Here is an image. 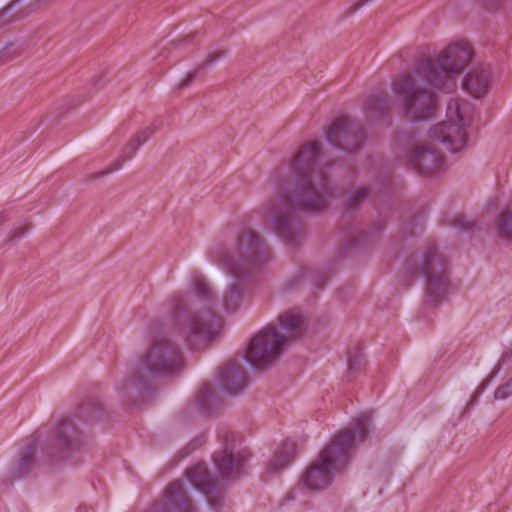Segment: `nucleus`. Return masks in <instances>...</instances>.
<instances>
[{
  "label": "nucleus",
  "mask_w": 512,
  "mask_h": 512,
  "mask_svg": "<svg viewBox=\"0 0 512 512\" xmlns=\"http://www.w3.org/2000/svg\"><path fill=\"white\" fill-rule=\"evenodd\" d=\"M474 106L466 100L451 99L447 105V118L453 126L468 128L473 124Z\"/></svg>",
  "instance_id": "18"
},
{
  "label": "nucleus",
  "mask_w": 512,
  "mask_h": 512,
  "mask_svg": "<svg viewBox=\"0 0 512 512\" xmlns=\"http://www.w3.org/2000/svg\"><path fill=\"white\" fill-rule=\"evenodd\" d=\"M512 395V379L504 381L494 392V397L497 400H505Z\"/></svg>",
  "instance_id": "29"
},
{
  "label": "nucleus",
  "mask_w": 512,
  "mask_h": 512,
  "mask_svg": "<svg viewBox=\"0 0 512 512\" xmlns=\"http://www.w3.org/2000/svg\"><path fill=\"white\" fill-rule=\"evenodd\" d=\"M369 189L365 186L358 187L352 191H349L345 195V204L348 208H356L362 201H364L369 195Z\"/></svg>",
  "instance_id": "24"
},
{
  "label": "nucleus",
  "mask_w": 512,
  "mask_h": 512,
  "mask_svg": "<svg viewBox=\"0 0 512 512\" xmlns=\"http://www.w3.org/2000/svg\"><path fill=\"white\" fill-rule=\"evenodd\" d=\"M296 454V443L287 440L282 443L274 452L273 457L267 464V470L276 473L286 468L294 459Z\"/></svg>",
  "instance_id": "21"
},
{
  "label": "nucleus",
  "mask_w": 512,
  "mask_h": 512,
  "mask_svg": "<svg viewBox=\"0 0 512 512\" xmlns=\"http://www.w3.org/2000/svg\"><path fill=\"white\" fill-rule=\"evenodd\" d=\"M23 50L16 44L9 42L0 48V64L1 66L20 57Z\"/></svg>",
  "instance_id": "25"
},
{
  "label": "nucleus",
  "mask_w": 512,
  "mask_h": 512,
  "mask_svg": "<svg viewBox=\"0 0 512 512\" xmlns=\"http://www.w3.org/2000/svg\"><path fill=\"white\" fill-rule=\"evenodd\" d=\"M363 366V358L360 354L350 357L348 360V372L350 374L358 373Z\"/></svg>",
  "instance_id": "31"
},
{
  "label": "nucleus",
  "mask_w": 512,
  "mask_h": 512,
  "mask_svg": "<svg viewBox=\"0 0 512 512\" xmlns=\"http://www.w3.org/2000/svg\"><path fill=\"white\" fill-rule=\"evenodd\" d=\"M226 54L225 49H217L214 51H211L207 54L204 61L200 64H198V69H204L205 67H208L210 65H213L217 61H219L222 57H224Z\"/></svg>",
  "instance_id": "28"
},
{
  "label": "nucleus",
  "mask_w": 512,
  "mask_h": 512,
  "mask_svg": "<svg viewBox=\"0 0 512 512\" xmlns=\"http://www.w3.org/2000/svg\"><path fill=\"white\" fill-rule=\"evenodd\" d=\"M93 406H94V411L92 413V418L94 419H99L101 418L102 416V410H103V405L101 403H98V402H94L93 403Z\"/></svg>",
  "instance_id": "38"
},
{
  "label": "nucleus",
  "mask_w": 512,
  "mask_h": 512,
  "mask_svg": "<svg viewBox=\"0 0 512 512\" xmlns=\"http://www.w3.org/2000/svg\"><path fill=\"white\" fill-rule=\"evenodd\" d=\"M191 485L201 491L209 505L218 509L223 504V494L217 483L211 479L208 469L204 464L196 465L187 471Z\"/></svg>",
  "instance_id": "11"
},
{
  "label": "nucleus",
  "mask_w": 512,
  "mask_h": 512,
  "mask_svg": "<svg viewBox=\"0 0 512 512\" xmlns=\"http://www.w3.org/2000/svg\"><path fill=\"white\" fill-rule=\"evenodd\" d=\"M170 52V49L165 47L162 52L160 53V56L167 57Z\"/></svg>",
  "instance_id": "40"
},
{
  "label": "nucleus",
  "mask_w": 512,
  "mask_h": 512,
  "mask_svg": "<svg viewBox=\"0 0 512 512\" xmlns=\"http://www.w3.org/2000/svg\"><path fill=\"white\" fill-rule=\"evenodd\" d=\"M350 425V428L331 438L302 474L301 483L308 490L322 491L332 484L335 474L347 465L356 442L366 438L371 425V414H360Z\"/></svg>",
  "instance_id": "4"
},
{
  "label": "nucleus",
  "mask_w": 512,
  "mask_h": 512,
  "mask_svg": "<svg viewBox=\"0 0 512 512\" xmlns=\"http://www.w3.org/2000/svg\"><path fill=\"white\" fill-rule=\"evenodd\" d=\"M215 392L210 385H205L197 394V402L202 410H208L211 407Z\"/></svg>",
  "instance_id": "26"
},
{
  "label": "nucleus",
  "mask_w": 512,
  "mask_h": 512,
  "mask_svg": "<svg viewBox=\"0 0 512 512\" xmlns=\"http://www.w3.org/2000/svg\"><path fill=\"white\" fill-rule=\"evenodd\" d=\"M472 58L468 42L462 41L446 47L436 58L418 61L415 73H402L391 83L395 97L401 102L403 117L419 123L435 117L438 97L435 91L452 93L457 78Z\"/></svg>",
  "instance_id": "2"
},
{
  "label": "nucleus",
  "mask_w": 512,
  "mask_h": 512,
  "mask_svg": "<svg viewBox=\"0 0 512 512\" xmlns=\"http://www.w3.org/2000/svg\"><path fill=\"white\" fill-rule=\"evenodd\" d=\"M333 196V188L325 172L312 170L308 174L296 175L289 195L279 192L271 211L274 226L281 237L290 244L302 239L301 227L291 216V209L298 207L307 211H321Z\"/></svg>",
  "instance_id": "3"
},
{
  "label": "nucleus",
  "mask_w": 512,
  "mask_h": 512,
  "mask_svg": "<svg viewBox=\"0 0 512 512\" xmlns=\"http://www.w3.org/2000/svg\"><path fill=\"white\" fill-rule=\"evenodd\" d=\"M453 223L456 227L460 229L470 230L472 229V224L464 217V216H456L453 219Z\"/></svg>",
  "instance_id": "34"
},
{
  "label": "nucleus",
  "mask_w": 512,
  "mask_h": 512,
  "mask_svg": "<svg viewBox=\"0 0 512 512\" xmlns=\"http://www.w3.org/2000/svg\"><path fill=\"white\" fill-rule=\"evenodd\" d=\"M407 269L413 274H421L426 279L427 292L434 300L447 292L449 286L447 260L435 245L424 246L420 254L407 263Z\"/></svg>",
  "instance_id": "8"
},
{
  "label": "nucleus",
  "mask_w": 512,
  "mask_h": 512,
  "mask_svg": "<svg viewBox=\"0 0 512 512\" xmlns=\"http://www.w3.org/2000/svg\"><path fill=\"white\" fill-rule=\"evenodd\" d=\"M208 256L230 276L221 297L204 277L197 276L193 280L194 297L176 292L169 300L176 327L195 350L206 347L220 332L222 320L214 308L220 303L226 312L237 311L245 299L247 277L270 260L271 252L256 231L245 229L228 247L214 245Z\"/></svg>",
  "instance_id": "1"
},
{
  "label": "nucleus",
  "mask_w": 512,
  "mask_h": 512,
  "mask_svg": "<svg viewBox=\"0 0 512 512\" xmlns=\"http://www.w3.org/2000/svg\"><path fill=\"white\" fill-rule=\"evenodd\" d=\"M406 153V163L423 176H432L444 169V158L436 144H441L450 152L462 150L468 141L466 130H424Z\"/></svg>",
  "instance_id": "7"
},
{
  "label": "nucleus",
  "mask_w": 512,
  "mask_h": 512,
  "mask_svg": "<svg viewBox=\"0 0 512 512\" xmlns=\"http://www.w3.org/2000/svg\"><path fill=\"white\" fill-rule=\"evenodd\" d=\"M235 446L226 445L225 449L215 455L214 461L223 479H233L240 475L241 470L248 460V453L243 450H235Z\"/></svg>",
  "instance_id": "12"
},
{
  "label": "nucleus",
  "mask_w": 512,
  "mask_h": 512,
  "mask_svg": "<svg viewBox=\"0 0 512 512\" xmlns=\"http://www.w3.org/2000/svg\"><path fill=\"white\" fill-rule=\"evenodd\" d=\"M488 85L489 72L484 68L474 69L463 78V88L476 98L487 92Z\"/></svg>",
  "instance_id": "20"
},
{
  "label": "nucleus",
  "mask_w": 512,
  "mask_h": 512,
  "mask_svg": "<svg viewBox=\"0 0 512 512\" xmlns=\"http://www.w3.org/2000/svg\"><path fill=\"white\" fill-rule=\"evenodd\" d=\"M372 0H350L349 5L343 12V17L347 18L355 14L358 10L364 7Z\"/></svg>",
  "instance_id": "30"
},
{
  "label": "nucleus",
  "mask_w": 512,
  "mask_h": 512,
  "mask_svg": "<svg viewBox=\"0 0 512 512\" xmlns=\"http://www.w3.org/2000/svg\"><path fill=\"white\" fill-rule=\"evenodd\" d=\"M356 126V121L354 118L347 114H341L337 116L329 125L325 128H352Z\"/></svg>",
  "instance_id": "27"
},
{
  "label": "nucleus",
  "mask_w": 512,
  "mask_h": 512,
  "mask_svg": "<svg viewBox=\"0 0 512 512\" xmlns=\"http://www.w3.org/2000/svg\"><path fill=\"white\" fill-rule=\"evenodd\" d=\"M45 118L47 119L45 122H42L41 124H46L49 126H53L57 124L58 119L60 118V114H56L55 112H49Z\"/></svg>",
  "instance_id": "35"
},
{
  "label": "nucleus",
  "mask_w": 512,
  "mask_h": 512,
  "mask_svg": "<svg viewBox=\"0 0 512 512\" xmlns=\"http://www.w3.org/2000/svg\"><path fill=\"white\" fill-rule=\"evenodd\" d=\"M151 137V135L148 133L147 130H141L137 132L129 141V143L125 146L123 149L122 154L114 160L112 163H110L105 169L91 173L86 175L85 181L90 182L97 180L102 177H106L109 174L118 171L122 168L123 164L131 159L137 152V150L148 141V139Z\"/></svg>",
  "instance_id": "13"
},
{
  "label": "nucleus",
  "mask_w": 512,
  "mask_h": 512,
  "mask_svg": "<svg viewBox=\"0 0 512 512\" xmlns=\"http://www.w3.org/2000/svg\"><path fill=\"white\" fill-rule=\"evenodd\" d=\"M364 112L371 120H384L390 118L391 101L387 92H380L369 96L364 103Z\"/></svg>",
  "instance_id": "19"
},
{
  "label": "nucleus",
  "mask_w": 512,
  "mask_h": 512,
  "mask_svg": "<svg viewBox=\"0 0 512 512\" xmlns=\"http://www.w3.org/2000/svg\"><path fill=\"white\" fill-rule=\"evenodd\" d=\"M36 452V440L29 439L20 450L18 458L9 465L6 481L12 482L15 479H21L29 475L36 467Z\"/></svg>",
  "instance_id": "14"
},
{
  "label": "nucleus",
  "mask_w": 512,
  "mask_h": 512,
  "mask_svg": "<svg viewBox=\"0 0 512 512\" xmlns=\"http://www.w3.org/2000/svg\"><path fill=\"white\" fill-rule=\"evenodd\" d=\"M200 70L201 69H198V66H197L195 70L187 73L185 75V77L178 84V88L179 89H184V88L189 87L194 82V80L196 79V77H197V75H198Z\"/></svg>",
  "instance_id": "33"
},
{
  "label": "nucleus",
  "mask_w": 512,
  "mask_h": 512,
  "mask_svg": "<svg viewBox=\"0 0 512 512\" xmlns=\"http://www.w3.org/2000/svg\"><path fill=\"white\" fill-rule=\"evenodd\" d=\"M8 217L4 211H0V225L7 221Z\"/></svg>",
  "instance_id": "39"
},
{
  "label": "nucleus",
  "mask_w": 512,
  "mask_h": 512,
  "mask_svg": "<svg viewBox=\"0 0 512 512\" xmlns=\"http://www.w3.org/2000/svg\"><path fill=\"white\" fill-rule=\"evenodd\" d=\"M30 227L29 225H19L11 230L9 233V241L15 242L21 239L28 231Z\"/></svg>",
  "instance_id": "32"
},
{
  "label": "nucleus",
  "mask_w": 512,
  "mask_h": 512,
  "mask_svg": "<svg viewBox=\"0 0 512 512\" xmlns=\"http://www.w3.org/2000/svg\"><path fill=\"white\" fill-rule=\"evenodd\" d=\"M497 233L501 238L512 241V211L506 210L500 214Z\"/></svg>",
  "instance_id": "23"
},
{
  "label": "nucleus",
  "mask_w": 512,
  "mask_h": 512,
  "mask_svg": "<svg viewBox=\"0 0 512 512\" xmlns=\"http://www.w3.org/2000/svg\"><path fill=\"white\" fill-rule=\"evenodd\" d=\"M320 148V143L314 141L308 142L301 147L291 164L296 175L308 174L312 170H315L316 173L324 172L318 164Z\"/></svg>",
  "instance_id": "16"
},
{
  "label": "nucleus",
  "mask_w": 512,
  "mask_h": 512,
  "mask_svg": "<svg viewBox=\"0 0 512 512\" xmlns=\"http://www.w3.org/2000/svg\"><path fill=\"white\" fill-rule=\"evenodd\" d=\"M183 367V356L179 346L164 334L151 333L147 346L141 354L135 375L118 387L123 400L138 394L154 378L179 372Z\"/></svg>",
  "instance_id": "5"
},
{
  "label": "nucleus",
  "mask_w": 512,
  "mask_h": 512,
  "mask_svg": "<svg viewBox=\"0 0 512 512\" xmlns=\"http://www.w3.org/2000/svg\"><path fill=\"white\" fill-rule=\"evenodd\" d=\"M353 130H328L327 139L335 141L339 148L352 152L360 147V143L355 140Z\"/></svg>",
  "instance_id": "22"
},
{
  "label": "nucleus",
  "mask_w": 512,
  "mask_h": 512,
  "mask_svg": "<svg viewBox=\"0 0 512 512\" xmlns=\"http://www.w3.org/2000/svg\"><path fill=\"white\" fill-rule=\"evenodd\" d=\"M487 385H488V382H482L478 386V388L476 389L475 395L472 397L471 402L469 403V406L473 405L477 401V397L485 390Z\"/></svg>",
  "instance_id": "37"
},
{
  "label": "nucleus",
  "mask_w": 512,
  "mask_h": 512,
  "mask_svg": "<svg viewBox=\"0 0 512 512\" xmlns=\"http://www.w3.org/2000/svg\"><path fill=\"white\" fill-rule=\"evenodd\" d=\"M219 377L222 388L231 395L241 393L246 386L247 375L237 359L226 363L221 368Z\"/></svg>",
  "instance_id": "15"
},
{
  "label": "nucleus",
  "mask_w": 512,
  "mask_h": 512,
  "mask_svg": "<svg viewBox=\"0 0 512 512\" xmlns=\"http://www.w3.org/2000/svg\"><path fill=\"white\" fill-rule=\"evenodd\" d=\"M56 0H12L0 11V24L23 18L31 12L47 7Z\"/></svg>",
  "instance_id": "17"
},
{
  "label": "nucleus",
  "mask_w": 512,
  "mask_h": 512,
  "mask_svg": "<svg viewBox=\"0 0 512 512\" xmlns=\"http://www.w3.org/2000/svg\"><path fill=\"white\" fill-rule=\"evenodd\" d=\"M196 508L186 487L175 481L166 489L163 498L149 512H195Z\"/></svg>",
  "instance_id": "10"
},
{
  "label": "nucleus",
  "mask_w": 512,
  "mask_h": 512,
  "mask_svg": "<svg viewBox=\"0 0 512 512\" xmlns=\"http://www.w3.org/2000/svg\"><path fill=\"white\" fill-rule=\"evenodd\" d=\"M54 437L56 447L50 456L57 461L73 460L88 444V437L69 418L59 421Z\"/></svg>",
  "instance_id": "9"
},
{
  "label": "nucleus",
  "mask_w": 512,
  "mask_h": 512,
  "mask_svg": "<svg viewBox=\"0 0 512 512\" xmlns=\"http://www.w3.org/2000/svg\"><path fill=\"white\" fill-rule=\"evenodd\" d=\"M278 326L270 324L251 339L245 353L251 366L265 369L274 364L289 343L302 335L304 319L298 311L288 310L279 315Z\"/></svg>",
  "instance_id": "6"
},
{
  "label": "nucleus",
  "mask_w": 512,
  "mask_h": 512,
  "mask_svg": "<svg viewBox=\"0 0 512 512\" xmlns=\"http://www.w3.org/2000/svg\"><path fill=\"white\" fill-rule=\"evenodd\" d=\"M433 128H442V124L441 123H438L437 125H435Z\"/></svg>",
  "instance_id": "41"
},
{
  "label": "nucleus",
  "mask_w": 512,
  "mask_h": 512,
  "mask_svg": "<svg viewBox=\"0 0 512 512\" xmlns=\"http://www.w3.org/2000/svg\"><path fill=\"white\" fill-rule=\"evenodd\" d=\"M196 35H197L196 32L190 33L189 35H187L183 39L173 40L170 43V45L173 46V47H178L183 42H191L195 38Z\"/></svg>",
  "instance_id": "36"
}]
</instances>
